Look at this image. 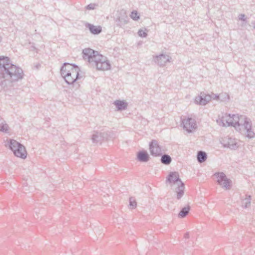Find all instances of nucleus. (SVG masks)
<instances>
[{"label":"nucleus","instance_id":"f257e3e1","mask_svg":"<svg viewBox=\"0 0 255 255\" xmlns=\"http://www.w3.org/2000/svg\"><path fill=\"white\" fill-rule=\"evenodd\" d=\"M22 69L12 63L6 56H0V86L3 88L13 86V83L23 77Z\"/></svg>","mask_w":255,"mask_h":255},{"label":"nucleus","instance_id":"f03ea898","mask_svg":"<svg viewBox=\"0 0 255 255\" xmlns=\"http://www.w3.org/2000/svg\"><path fill=\"white\" fill-rule=\"evenodd\" d=\"M83 57L88 60L91 66L96 67L99 70H108L111 68V64L107 57L99 54L98 51L91 48H86L83 50Z\"/></svg>","mask_w":255,"mask_h":255},{"label":"nucleus","instance_id":"7ed1b4c3","mask_svg":"<svg viewBox=\"0 0 255 255\" xmlns=\"http://www.w3.org/2000/svg\"><path fill=\"white\" fill-rule=\"evenodd\" d=\"M79 68L77 65L64 63L61 68L60 73L68 85H72L75 89H77L80 85L76 81L79 79Z\"/></svg>","mask_w":255,"mask_h":255},{"label":"nucleus","instance_id":"20e7f679","mask_svg":"<svg viewBox=\"0 0 255 255\" xmlns=\"http://www.w3.org/2000/svg\"><path fill=\"white\" fill-rule=\"evenodd\" d=\"M166 181L170 184H177V187L175 189L177 193V199H180L184 195L185 185L179 178L177 172H171L166 178Z\"/></svg>","mask_w":255,"mask_h":255},{"label":"nucleus","instance_id":"39448f33","mask_svg":"<svg viewBox=\"0 0 255 255\" xmlns=\"http://www.w3.org/2000/svg\"><path fill=\"white\" fill-rule=\"evenodd\" d=\"M5 146L8 147L13 151L15 156L22 159H25L26 157L27 152L24 146L16 140L7 139Z\"/></svg>","mask_w":255,"mask_h":255},{"label":"nucleus","instance_id":"423d86ee","mask_svg":"<svg viewBox=\"0 0 255 255\" xmlns=\"http://www.w3.org/2000/svg\"><path fill=\"white\" fill-rule=\"evenodd\" d=\"M240 119V116L238 115H232L225 114L221 118H218L217 120V123L223 127H229L237 126L238 121Z\"/></svg>","mask_w":255,"mask_h":255},{"label":"nucleus","instance_id":"0eeeda50","mask_svg":"<svg viewBox=\"0 0 255 255\" xmlns=\"http://www.w3.org/2000/svg\"><path fill=\"white\" fill-rule=\"evenodd\" d=\"M236 129L241 133L246 134V136L249 138H254L255 136V133L252 128L251 121L245 124H243L240 126L239 128H237Z\"/></svg>","mask_w":255,"mask_h":255},{"label":"nucleus","instance_id":"6e6552de","mask_svg":"<svg viewBox=\"0 0 255 255\" xmlns=\"http://www.w3.org/2000/svg\"><path fill=\"white\" fill-rule=\"evenodd\" d=\"M214 175L217 177L218 184L226 189H230L231 186V180L227 178L223 172L216 173Z\"/></svg>","mask_w":255,"mask_h":255},{"label":"nucleus","instance_id":"1a4fd4ad","mask_svg":"<svg viewBox=\"0 0 255 255\" xmlns=\"http://www.w3.org/2000/svg\"><path fill=\"white\" fill-rule=\"evenodd\" d=\"M182 124L183 128L188 132H192V130L197 128V124L195 120L191 118H188L182 120Z\"/></svg>","mask_w":255,"mask_h":255},{"label":"nucleus","instance_id":"9d476101","mask_svg":"<svg viewBox=\"0 0 255 255\" xmlns=\"http://www.w3.org/2000/svg\"><path fill=\"white\" fill-rule=\"evenodd\" d=\"M171 57L167 54H160L153 57V60L155 63L160 67H163L167 62H170Z\"/></svg>","mask_w":255,"mask_h":255},{"label":"nucleus","instance_id":"9b49d317","mask_svg":"<svg viewBox=\"0 0 255 255\" xmlns=\"http://www.w3.org/2000/svg\"><path fill=\"white\" fill-rule=\"evenodd\" d=\"M149 150L151 155L154 156H159L161 155V148L159 145L158 141L153 139L149 143Z\"/></svg>","mask_w":255,"mask_h":255},{"label":"nucleus","instance_id":"f8f14e48","mask_svg":"<svg viewBox=\"0 0 255 255\" xmlns=\"http://www.w3.org/2000/svg\"><path fill=\"white\" fill-rule=\"evenodd\" d=\"M212 99L211 96L204 92H201L199 96H197L195 102L199 105H205Z\"/></svg>","mask_w":255,"mask_h":255},{"label":"nucleus","instance_id":"ddd939ff","mask_svg":"<svg viewBox=\"0 0 255 255\" xmlns=\"http://www.w3.org/2000/svg\"><path fill=\"white\" fill-rule=\"evenodd\" d=\"M222 144L224 147H228L231 149H236L238 147V143L236 140L231 137L225 138L223 140Z\"/></svg>","mask_w":255,"mask_h":255},{"label":"nucleus","instance_id":"4468645a","mask_svg":"<svg viewBox=\"0 0 255 255\" xmlns=\"http://www.w3.org/2000/svg\"><path fill=\"white\" fill-rule=\"evenodd\" d=\"M137 160L142 162H146L149 159V156L146 151H139L137 153Z\"/></svg>","mask_w":255,"mask_h":255},{"label":"nucleus","instance_id":"2eb2a0df","mask_svg":"<svg viewBox=\"0 0 255 255\" xmlns=\"http://www.w3.org/2000/svg\"><path fill=\"white\" fill-rule=\"evenodd\" d=\"M86 26L89 28L90 32L93 34H98L102 31V28L100 26H97L90 23H87Z\"/></svg>","mask_w":255,"mask_h":255},{"label":"nucleus","instance_id":"dca6fc26","mask_svg":"<svg viewBox=\"0 0 255 255\" xmlns=\"http://www.w3.org/2000/svg\"><path fill=\"white\" fill-rule=\"evenodd\" d=\"M114 104L116 106L118 111L125 110L128 107V103L124 101L116 100Z\"/></svg>","mask_w":255,"mask_h":255},{"label":"nucleus","instance_id":"f3484780","mask_svg":"<svg viewBox=\"0 0 255 255\" xmlns=\"http://www.w3.org/2000/svg\"><path fill=\"white\" fill-rule=\"evenodd\" d=\"M92 140L93 143H101L103 140L102 137V132L94 131L92 136Z\"/></svg>","mask_w":255,"mask_h":255},{"label":"nucleus","instance_id":"a211bd4d","mask_svg":"<svg viewBox=\"0 0 255 255\" xmlns=\"http://www.w3.org/2000/svg\"><path fill=\"white\" fill-rule=\"evenodd\" d=\"M190 210V207L187 205L182 208L178 214V217L180 218H185L189 213Z\"/></svg>","mask_w":255,"mask_h":255},{"label":"nucleus","instance_id":"6ab92c4d","mask_svg":"<svg viewBox=\"0 0 255 255\" xmlns=\"http://www.w3.org/2000/svg\"><path fill=\"white\" fill-rule=\"evenodd\" d=\"M197 158L199 163H202L207 159V155L205 152L199 151L197 153Z\"/></svg>","mask_w":255,"mask_h":255},{"label":"nucleus","instance_id":"aec40b11","mask_svg":"<svg viewBox=\"0 0 255 255\" xmlns=\"http://www.w3.org/2000/svg\"><path fill=\"white\" fill-rule=\"evenodd\" d=\"M251 121V120L248 118H247L245 116H240V119L239 121H238V124L237 126H234L235 128H239L240 126L242 125L243 124H245L246 123Z\"/></svg>","mask_w":255,"mask_h":255},{"label":"nucleus","instance_id":"412c9836","mask_svg":"<svg viewBox=\"0 0 255 255\" xmlns=\"http://www.w3.org/2000/svg\"><path fill=\"white\" fill-rule=\"evenodd\" d=\"M160 161L164 165H169L171 163L172 159L169 155L164 154L161 156Z\"/></svg>","mask_w":255,"mask_h":255},{"label":"nucleus","instance_id":"4be33fe9","mask_svg":"<svg viewBox=\"0 0 255 255\" xmlns=\"http://www.w3.org/2000/svg\"><path fill=\"white\" fill-rule=\"evenodd\" d=\"M251 196L250 195H246V198L242 201V207L247 208L251 205Z\"/></svg>","mask_w":255,"mask_h":255},{"label":"nucleus","instance_id":"5701e85b","mask_svg":"<svg viewBox=\"0 0 255 255\" xmlns=\"http://www.w3.org/2000/svg\"><path fill=\"white\" fill-rule=\"evenodd\" d=\"M119 23L117 24L120 26L127 24L128 21V18L126 16L125 17H120L118 18Z\"/></svg>","mask_w":255,"mask_h":255},{"label":"nucleus","instance_id":"b1692460","mask_svg":"<svg viewBox=\"0 0 255 255\" xmlns=\"http://www.w3.org/2000/svg\"><path fill=\"white\" fill-rule=\"evenodd\" d=\"M129 208L130 209H135L136 207V202L133 197H130L129 199Z\"/></svg>","mask_w":255,"mask_h":255},{"label":"nucleus","instance_id":"393cba45","mask_svg":"<svg viewBox=\"0 0 255 255\" xmlns=\"http://www.w3.org/2000/svg\"><path fill=\"white\" fill-rule=\"evenodd\" d=\"M220 100L221 101H226L229 100L230 97L228 94L226 93L219 94Z\"/></svg>","mask_w":255,"mask_h":255},{"label":"nucleus","instance_id":"a878e982","mask_svg":"<svg viewBox=\"0 0 255 255\" xmlns=\"http://www.w3.org/2000/svg\"><path fill=\"white\" fill-rule=\"evenodd\" d=\"M130 17L134 20H137L139 18V16L136 11L134 10L131 12Z\"/></svg>","mask_w":255,"mask_h":255},{"label":"nucleus","instance_id":"bb28decb","mask_svg":"<svg viewBox=\"0 0 255 255\" xmlns=\"http://www.w3.org/2000/svg\"><path fill=\"white\" fill-rule=\"evenodd\" d=\"M111 132L109 131H104L102 132V139H108V137L110 136Z\"/></svg>","mask_w":255,"mask_h":255},{"label":"nucleus","instance_id":"cd10ccee","mask_svg":"<svg viewBox=\"0 0 255 255\" xmlns=\"http://www.w3.org/2000/svg\"><path fill=\"white\" fill-rule=\"evenodd\" d=\"M146 29H145V30L140 29L138 31V34L139 36L141 37H146L147 36V33L146 32Z\"/></svg>","mask_w":255,"mask_h":255},{"label":"nucleus","instance_id":"c85d7f7f","mask_svg":"<svg viewBox=\"0 0 255 255\" xmlns=\"http://www.w3.org/2000/svg\"><path fill=\"white\" fill-rule=\"evenodd\" d=\"M0 127H5L6 128H8V125L5 123V121L2 119L0 118Z\"/></svg>","mask_w":255,"mask_h":255},{"label":"nucleus","instance_id":"c756f323","mask_svg":"<svg viewBox=\"0 0 255 255\" xmlns=\"http://www.w3.org/2000/svg\"><path fill=\"white\" fill-rule=\"evenodd\" d=\"M95 7L94 3H90L86 6V8L89 10L94 9Z\"/></svg>","mask_w":255,"mask_h":255},{"label":"nucleus","instance_id":"7c9ffc66","mask_svg":"<svg viewBox=\"0 0 255 255\" xmlns=\"http://www.w3.org/2000/svg\"><path fill=\"white\" fill-rule=\"evenodd\" d=\"M212 99L214 100H220V95H215L213 94L211 96Z\"/></svg>","mask_w":255,"mask_h":255},{"label":"nucleus","instance_id":"2f4dec72","mask_svg":"<svg viewBox=\"0 0 255 255\" xmlns=\"http://www.w3.org/2000/svg\"><path fill=\"white\" fill-rule=\"evenodd\" d=\"M239 19L241 20L245 21L246 20L245 15L244 14H240L239 15Z\"/></svg>","mask_w":255,"mask_h":255},{"label":"nucleus","instance_id":"473e14b6","mask_svg":"<svg viewBox=\"0 0 255 255\" xmlns=\"http://www.w3.org/2000/svg\"><path fill=\"white\" fill-rule=\"evenodd\" d=\"M8 129L6 128L5 127H2V128L1 127H0V131H1L6 132L8 131Z\"/></svg>","mask_w":255,"mask_h":255},{"label":"nucleus","instance_id":"72a5a7b5","mask_svg":"<svg viewBox=\"0 0 255 255\" xmlns=\"http://www.w3.org/2000/svg\"><path fill=\"white\" fill-rule=\"evenodd\" d=\"M184 238L185 239H188L189 238V234L188 232H187L185 235H184Z\"/></svg>","mask_w":255,"mask_h":255},{"label":"nucleus","instance_id":"f704fd0d","mask_svg":"<svg viewBox=\"0 0 255 255\" xmlns=\"http://www.w3.org/2000/svg\"><path fill=\"white\" fill-rule=\"evenodd\" d=\"M252 24L253 25L254 28L255 29V21L252 22Z\"/></svg>","mask_w":255,"mask_h":255},{"label":"nucleus","instance_id":"c9c22d12","mask_svg":"<svg viewBox=\"0 0 255 255\" xmlns=\"http://www.w3.org/2000/svg\"><path fill=\"white\" fill-rule=\"evenodd\" d=\"M35 49V47H34V46H32L31 47V50H34V49Z\"/></svg>","mask_w":255,"mask_h":255}]
</instances>
